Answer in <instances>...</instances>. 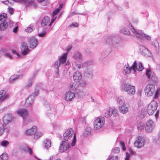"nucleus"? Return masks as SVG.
Instances as JSON below:
<instances>
[{
    "mask_svg": "<svg viewBox=\"0 0 160 160\" xmlns=\"http://www.w3.org/2000/svg\"><path fill=\"white\" fill-rule=\"evenodd\" d=\"M20 46L22 53L23 55H26L29 52L30 50L26 43L23 42L21 43Z\"/></svg>",
    "mask_w": 160,
    "mask_h": 160,
    "instance_id": "nucleus-13",
    "label": "nucleus"
},
{
    "mask_svg": "<svg viewBox=\"0 0 160 160\" xmlns=\"http://www.w3.org/2000/svg\"><path fill=\"white\" fill-rule=\"evenodd\" d=\"M144 110L142 109L139 111V113L141 114V116H142L143 117H144L145 113L144 112Z\"/></svg>",
    "mask_w": 160,
    "mask_h": 160,
    "instance_id": "nucleus-58",
    "label": "nucleus"
},
{
    "mask_svg": "<svg viewBox=\"0 0 160 160\" xmlns=\"http://www.w3.org/2000/svg\"><path fill=\"white\" fill-rule=\"evenodd\" d=\"M155 142L158 147H160V131L159 132L157 138L154 140Z\"/></svg>",
    "mask_w": 160,
    "mask_h": 160,
    "instance_id": "nucleus-40",
    "label": "nucleus"
},
{
    "mask_svg": "<svg viewBox=\"0 0 160 160\" xmlns=\"http://www.w3.org/2000/svg\"><path fill=\"white\" fill-rule=\"evenodd\" d=\"M120 112L122 113L125 114L126 113L128 110V108L124 104L122 105L119 107Z\"/></svg>",
    "mask_w": 160,
    "mask_h": 160,
    "instance_id": "nucleus-27",
    "label": "nucleus"
},
{
    "mask_svg": "<svg viewBox=\"0 0 160 160\" xmlns=\"http://www.w3.org/2000/svg\"><path fill=\"white\" fill-rule=\"evenodd\" d=\"M118 158L117 156H112L111 157V160H118Z\"/></svg>",
    "mask_w": 160,
    "mask_h": 160,
    "instance_id": "nucleus-64",
    "label": "nucleus"
},
{
    "mask_svg": "<svg viewBox=\"0 0 160 160\" xmlns=\"http://www.w3.org/2000/svg\"><path fill=\"white\" fill-rule=\"evenodd\" d=\"M132 70L134 72L136 71V69L139 71H141L144 69L143 67L141 62H139L138 66V67L136 61L134 62L132 65Z\"/></svg>",
    "mask_w": 160,
    "mask_h": 160,
    "instance_id": "nucleus-18",
    "label": "nucleus"
},
{
    "mask_svg": "<svg viewBox=\"0 0 160 160\" xmlns=\"http://www.w3.org/2000/svg\"><path fill=\"white\" fill-rule=\"evenodd\" d=\"M92 131V128L89 127L86 128L84 130L83 135L85 136H87L90 135Z\"/></svg>",
    "mask_w": 160,
    "mask_h": 160,
    "instance_id": "nucleus-32",
    "label": "nucleus"
},
{
    "mask_svg": "<svg viewBox=\"0 0 160 160\" xmlns=\"http://www.w3.org/2000/svg\"><path fill=\"white\" fill-rule=\"evenodd\" d=\"M104 123V119L103 117L98 118L94 122V129L99 130L103 126Z\"/></svg>",
    "mask_w": 160,
    "mask_h": 160,
    "instance_id": "nucleus-7",
    "label": "nucleus"
},
{
    "mask_svg": "<svg viewBox=\"0 0 160 160\" xmlns=\"http://www.w3.org/2000/svg\"><path fill=\"white\" fill-rule=\"evenodd\" d=\"M23 74L21 75H14L12 76L9 79L10 82H14L18 80L19 78H22L23 76Z\"/></svg>",
    "mask_w": 160,
    "mask_h": 160,
    "instance_id": "nucleus-21",
    "label": "nucleus"
},
{
    "mask_svg": "<svg viewBox=\"0 0 160 160\" xmlns=\"http://www.w3.org/2000/svg\"><path fill=\"white\" fill-rule=\"evenodd\" d=\"M8 97V96L5 91L2 90L0 91V100L1 101L7 99Z\"/></svg>",
    "mask_w": 160,
    "mask_h": 160,
    "instance_id": "nucleus-26",
    "label": "nucleus"
},
{
    "mask_svg": "<svg viewBox=\"0 0 160 160\" xmlns=\"http://www.w3.org/2000/svg\"><path fill=\"white\" fill-rule=\"evenodd\" d=\"M155 127L154 122L151 120H149L146 123L145 129L148 132H151L154 129Z\"/></svg>",
    "mask_w": 160,
    "mask_h": 160,
    "instance_id": "nucleus-12",
    "label": "nucleus"
},
{
    "mask_svg": "<svg viewBox=\"0 0 160 160\" xmlns=\"http://www.w3.org/2000/svg\"><path fill=\"white\" fill-rule=\"evenodd\" d=\"M73 57L76 59L80 60L82 58V56L80 52H76L74 53Z\"/></svg>",
    "mask_w": 160,
    "mask_h": 160,
    "instance_id": "nucleus-34",
    "label": "nucleus"
},
{
    "mask_svg": "<svg viewBox=\"0 0 160 160\" xmlns=\"http://www.w3.org/2000/svg\"><path fill=\"white\" fill-rule=\"evenodd\" d=\"M144 128V124L143 122H141L138 123L137 128L138 130H141Z\"/></svg>",
    "mask_w": 160,
    "mask_h": 160,
    "instance_id": "nucleus-45",
    "label": "nucleus"
},
{
    "mask_svg": "<svg viewBox=\"0 0 160 160\" xmlns=\"http://www.w3.org/2000/svg\"><path fill=\"white\" fill-rule=\"evenodd\" d=\"M34 0H8L9 3L13 4L14 2H19L26 4L27 5L32 6L35 7L36 4L34 2Z\"/></svg>",
    "mask_w": 160,
    "mask_h": 160,
    "instance_id": "nucleus-5",
    "label": "nucleus"
},
{
    "mask_svg": "<svg viewBox=\"0 0 160 160\" xmlns=\"http://www.w3.org/2000/svg\"><path fill=\"white\" fill-rule=\"evenodd\" d=\"M17 113L24 119L28 115V111L25 109H18L17 111Z\"/></svg>",
    "mask_w": 160,
    "mask_h": 160,
    "instance_id": "nucleus-17",
    "label": "nucleus"
},
{
    "mask_svg": "<svg viewBox=\"0 0 160 160\" xmlns=\"http://www.w3.org/2000/svg\"><path fill=\"white\" fill-rule=\"evenodd\" d=\"M7 19V15L6 14L3 13L0 16V21L2 22L5 21Z\"/></svg>",
    "mask_w": 160,
    "mask_h": 160,
    "instance_id": "nucleus-43",
    "label": "nucleus"
},
{
    "mask_svg": "<svg viewBox=\"0 0 160 160\" xmlns=\"http://www.w3.org/2000/svg\"><path fill=\"white\" fill-rule=\"evenodd\" d=\"M117 102L121 105L124 104L125 102L123 97L122 96L119 97L117 99Z\"/></svg>",
    "mask_w": 160,
    "mask_h": 160,
    "instance_id": "nucleus-37",
    "label": "nucleus"
},
{
    "mask_svg": "<svg viewBox=\"0 0 160 160\" xmlns=\"http://www.w3.org/2000/svg\"><path fill=\"white\" fill-rule=\"evenodd\" d=\"M111 111L112 112V114L111 116H112L114 117H117L118 116V110L114 107H112L111 109Z\"/></svg>",
    "mask_w": 160,
    "mask_h": 160,
    "instance_id": "nucleus-30",
    "label": "nucleus"
},
{
    "mask_svg": "<svg viewBox=\"0 0 160 160\" xmlns=\"http://www.w3.org/2000/svg\"><path fill=\"white\" fill-rule=\"evenodd\" d=\"M86 72L88 75H92V71L91 69H88L87 70Z\"/></svg>",
    "mask_w": 160,
    "mask_h": 160,
    "instance_id": "nucleus-61",
    "label": "nucleus"
},
{
    "mask_svg": "<svg viewBox=\"0 0 160 160\" xmlns=\"http://www.w3.org/2000/svg\"><path fill=\"white\" fill-rule=\"evenodd\" d=\"M34 28L32 24L29 25L25 29V31L27 33H31L34 30Z\"/></svg>",
    "mask_w": 160,
    "mask_h": 160,
    "instance_id": "nucleus-39",
    "label": "nucleus"
},
{
    "mask_svg": "<svg viewBox=\"0 0 160 160\" xmlns=\"http://www.w3.org/2000/svg\"><path fill=\"white\" fill-rule=\"evenodd\" d=\"M121 32L124 33V34L129 35L130 32L128 29L125 27H122L120 29Z\"/></svg>",
    "mask_w": 160,
    "mask_h": 160,
    "instance_id": "nucleus-35",
    "label": "nucleus"
},
{
    "mask_svg": "<svg viewBox=\"0 0 160 160\" xmlns=\"http://www.w3.org/2000/svg\"><path fill=\"white\" fill-rule=\"evenodd\" d=\"M120 145L121 147L122 148L123 150L124 151H125L126 149L125 146V144L124 142H120Z\"/></svg>",
    "mask_w": 160,
    "mask_h": 160,
    "instance_id": "nucleus-54",
    "label": "nucleus"
},
{
    "mask_svg": "<svg viewBox=\"0 0 160 160\" xmlns=\"http://www.w3.org/2000/svg\"><path fill=\"white\" fill-rule=\"evenodd\" d=\"M70 147L69 144H68L66 142L62 141L60 143L59 150L61 153H63L68 150Z\"/></svg>",
    "mask_w": 160,
    "mask_h": 160,
    "instance_id": "nucleus-9",
    "label": "nucleus"
},
{
    "mask_svg": "<svg viewBox=\"0 0 160 160\" xmlns=\"http://www.w3.org/2000/svg\"><path fill=\"white\" fill-rule=\"evenodd\" d=\"M110 42V39L109 37H107L105 38L104 41V43L106 44H109Z\"/></svg>",
    "mask_w": 160,
    "mask_h": 160,
    "instance_id": "nucleus-53",
    "label": "nucleus"
},
{
    "mask_svg": "<svg viewBox=\"0 0 160 160\" xmlns=\"http://www.w3.org/2000/svg\"><path fill=\"white\" fill-rule=\"evenodd\" d=\"M75 97L74 93L71 91H69L67 92L64 96V99L68 102L72 101Z\"/></svg>",
    "mask_w": 160,
    "mask_h": 160,
    "instance_id": "nucleus-10",
    "label": "nucleus"
},
{
    "mask_svg": "<svg viewBox=\"0 0 160 160\" xmlns=\"http://www.w3.org/2000/svg\"><path fill=\"white\" fill-rule=\"evenodd\" d=\"M153 52L155 54H158L159 52V45L158 42L156 40H153L151 42Z\"/></svg>",
    "mask_w": 160,
    "mask_h": 160,
    "instance_id": "nucleus-15",
    "label": "nucleus"
},
{
    "mask_svg": "<svg viewBox=\"0 0 160 160\" xmlns=\"http://www.w3.org/2000/svg\"><path fill=\"white\" fill-rule=\"evenodd\" d=\"M44 147L45 148L48 149V148L51 146V142L50 140L48 139H46L44 142Z\"/></svg>",
    "mask_w": 160,
    "mask_h": 160,
    "instance_id": "nucleus-28",
    "label": "nucleus"
},
{
    "mask_svg": "<svg viewBox=\"0 0 160 160\" xmlns=\"http://www.w3.org/2000/svg\"><path fill=\"white\" fill-rule=\"evenodd\" d=\"M30 48H35L38 44V41L37 39L34 37L30 38L29 40Z\"/></svg>",
    "mask_w": 160,
    "mask_h": 160,
    "instance_id": "nucleus-20",
    "label": "nucleus"
},
{
    "mask_svg": "<svg viewBox=\"0 0 160 160\" xmlns=\"http://www.w3.org/2000/svg\"><path fill=\"white\" fill-rule=\"evenodd\" d=\"M122 89L125 90L128 94L133 95L135 92V88L134 86L130 84L124 83L122 85Z\"/></svg>",
    "mask_w": 160,
    "mask_h": 160,
    "instance_id": "nucleus-3",
    "label": "nucleus"
},
{
    "mask_svg": "<svg viewBox=\"0 0 160 160\" xmlns=\"http://www.w3.org/2000/svg\"><path fill=\"white\" fill-rule=\"evenodd\" d=\"M50 18L48 16H45L42 19L41 22V25L44 27L47 26L50 22Z\"/></svg>",
    "mask_w": 160,
    "mask_h": 160,
    "instance_id": "nucleus-23",
    "label": "nucleus"
},
{
    "mask_svg": "<svg viewBox=\"0 0 160 160\" xmlns=\"http://www.w3.org/2000/svg\"><path fill=\"white\" fill-rule=\"evenodd\" d=\"M145 140L143 138L139 137L134 142L135 146L138 148L142 147L145 143Z\"/></svg>",
    "mask_w": 160,
    "mask_h": 160,
    "instance_id": "nucleus-14",
    "label": "nucleus"
},
{
    "mask_svg": "<svg viewBox=\"0 0 160 160\" xmlns=\"http://www.w3.org/2000/svg\"><path fill=\"white\" fill-rule=\"evenodd\" d=\"M3 55L5 56L6 57L9 58H12V55L10 54L6 50H4L3 51Z\"/></svg>",
    "mask_w": 160,
    "mask_h": 160,
    "instance_id": "nucleus-48",
    "label": "nucleus"
},
{
    "mask_svg": "<svg viewBox=\"0 0 160 160\" xmlns=\"http://www.w3.org/2000/svg\"><path fill=\"white\" fill-rule=\"evenodd\" d=\"M8 123H4L1 126L3 131L6 132H8L10 130V128L9 125L8 124Z\"/></svg>",
    "mask_w": 160,
    "mask_h": 160,
    "instance_id": "nucleus-31",
    "label": "nucleus"
},
{
    "mask_svg": "<svg viewBox=\"0 0 160 160\" xmlns=\"http://www.w3.org/2000/svg\"><path fill=\"white\" fill-rule=\"evenodd\" d=\"M8 12L11 15H12L13 14V12H14V10L13 8H8Z\"/></svg>",
    "mask_w": 160,
    "mask_h": 160,
    "instance_id": "nucleus-59",
    "label": "nucleus"
},
{
    "mask_svg": "<svg viewBox=\"0 0 160 160\" xmlns=\"http://www.w3.org/2000/svg\"><path fill=\"white\" fill-rule=\"evenodd\" d=\"M9 142L7 140H3L0 143L1 146L2 147H6L9 144Z\"/></svg>",
    "mask_w": 160,
    "mask_h": 160,
    "instance_id": "nucleus-44",
    "label": "nucleus"
},
{
    "mask_svg": "<svg viewBox=\"0 0 160 160\" xmlns=\"http://www.w3.org/2000/svg\"><path fill=\"white\" fill-rule=\"evenodd\" d=\"M160 91L159 89H157L155 93L154 98H157L159 93Z\"/></svg>",
    "mask_w": 160,
    "mask_h": 160,
    "instance_id": "nucleus-60",
    "label": "nucleus"
},
{
    "mask_svg": "<svg viewBox=\"0 0 160 160\" xmlns=\"http://www.w3.org/2000/svg\"><path fill=\"white\" fill-rule=\"evenodd\" d=\"M132 69V67H129L128 64L127 66H126V67H124L123 71V73L124 74H128L130 73Z\"/></svg>",
    "mask_w": 160,
    "mask_h": 160,
    "instance_id": "nucleus-33",
    "label": "nucleus"
},
{
    "mask_svg": "<svg viewBox=\"0 0 160 160\" xmlns=\"http://www.w3.org/2000/svg\"><path fill=\"white\" fill-rule=\"evenodd\" d=\"M37 128L35 126H33L31 128L27 130L26 134L28 135H31L34 134L36 131Z\"/></svg>",
    "mask_w": 160,
    "mask_h": 160,
    "instance_id": "nucleus-24",
    "label": "nucleus"
},
{
    "mask_svg": "<svg viewBox=\"0 0 160 160\" xmlns=\"http://www.w3.org/2000/svg\"><path fill=\"white\" fill-rule=\"evenodd\" d=\"M8 159V154L6 153H3L0 156V160H7Z\"/></svg>",
    "mask_w": 160,
    "mask_h": 160,
    "instance_id": "nucleus-46",
    "label": "nucleus"
},
{
    "mask_svg": "<svg viewBox=\"0 0 160 160\" xmlns=\"http://www.w3.org/2000/svg\"><path fill=\"white\" fill-rule=\"evenodd\" d=\"M33 82V81L32 79H29L28 80V83L25 86V88H28L31 87L32 85Z\"/></svg>",
    "mask_w": 160,
    "mask_h": 160,
    "instance_id": "nucleus-47",
    "label": "nucleus"
},
{
    "mask_svg": "<svg viewBox=\"0 0 160 160\" xmlns=\"http://www.w3.org/2000/svg\"><path fill=\"white\" fill-rule=\"evenodd\" d=\"M63 139L66 141L72 140L71 145L73 147L76 143V137L73 129L69 128L63 134Z\"/></svg>",
    "mask_w": 160,
    "mask_h": 160,
    "instance_id": "nucleus-1",
    "label": "nucleus"
},
{
    "mask_svg": "<svg viewBox=\"0 0 160 160\" xmlns=\"http://www.w3.org/2000/svg\"><path fill=\"white\" fill-rule=\"evenodd\" d=\"M62 7V5L60 4L59 7H58V8L56 9L53 11L52 14V19L50 23L49 24V26H51L52 23L54 22L55 20L56 19V15L59 12V11H60Z\"/></svg>",
    "mask_w": 160,
    "mask_h": 160,
    "instance_id": "nucleus-16",
    "label": "nucleus"
},
{
    "mask_svg": "<svg viewBox=\"0 0 160 160\" xmlns=\"http://www.w3.org/2000/svg\"><path fill=\"white\" fill-rule=\"evenodd\" d=\"M139 49L140 52L145 56L150 57L151 56V53L150 51L144 46L139 44Z\"/></svg>",
    "mask_w": 160,
    "mask_h": 160,
    "instance_id": "nucleus-11",
    "label": "nucleus"
},
{
    "mask_svg": "<svg viewBox=\"0 0 160 160\" xmlns=\"http://www.w3.org/2000/svg\"><path fill=\"white\" fill-rule=\"evenodd\" d=\"M57 70L55 71V73L54 74V76L57 78H59L60 77L59 73V68H56Z\"/></svg>",
    "mask_w": 160,
    "mask_h": 160,
    "instance_id": "nucleus-55",
    "label": "nucleus"
},
{
    "mask_svg": "<svg viewBox=\"0 0 160 160\" xmlns=\"http://www.w3.org/2000/svg\"><path fill=\"white\" fill-rule=\"evenodd\" d=\"M8 27V23L6 22L1 23L0 24V30H4L5 29Z\"/></svg>",
    "mask_w": 160,
    "mask_h": 160,
    "instance_id": "nucleus-38",
    "label": "nucleus"
},
{
    "mask_svg": "<svg viewBox=\"0 0 160 160\" xmlns=\"http://www.w3.org/2000/svg\"><path fill=\"white\" fill-rule=\"evenodd\" d=\"M43 135V133L41 132H37L34 135V138L38 139Z\"/></svg>",
    "mask_w": 160,
    "mask_h": 160,
    "instance_id": "nucleus-49",
    "label": "nucleus"
},
{
    "mask_svg": "<svg viewBox=\"0 0 160 160\" xmlns=\"http://www.w3.org/2000/svg\"><path fill=\"white\" fill-rule=\"evenodd\" d=\"M129 27L131 30L133 34L138 38H139L141 39H142L145 38L148 41L150 40L151 37L150 36L145 34L141 30L137 31L133 27L132 24L129 23Z\"/></svg>",
    "mask_w": 160,
    "mask_h": 160,
    "instance_id": "nucleus-2",
    "label": "nucleus"
},
{
    "mask_svg": "<svg viewBox=\"0 0 160 160\" xmlns=\"http://www.w3.org/2000/svg\"><path fill=\"white\" fill-rule=\"evenodd\" d=\"M74 80L75 82H78L82 78L81 73L79 72H76L74 74L73 76Z\"/></svg>",
    "mask_w": 160,
    "mask_h": 160,
    "instance_id": "nucleus-22",
    "label": "nucleus"
},
{
    "mask_svg": "<svg viewBox=\"0 0 160 160\" xmlns=\"http://www.w3.org/2000/svg\"><path fill=\"white\" fill-rule=\"evenodd\" d=\"M158 107V104L155 101H152L148 104L147 108V112L149 115H152L156 111Z\"/></svg>",
    "mask_w": 160,
    "mask_h": 160,
    "instance_id": "nucleus-4",
    "label": "nucleus"
},
{
    "mask_svg": "<svg viewBox=\"0 0 160 160\" xmlns=\"http://www.w3.org/2000/svg\"><path fill=\"white\" fill-rule=\"evenodd\" d=\"M34 97V96L33 95H32L30 96L26 99V103L29 106L31 105L33 102Z\"/></svg>",
    "mask_w": 160,
    "mask_h": 160,
    "instance_id": "nucleus-29",
    "label": "nucleus"
},
{
    "mask_svg": "<svg viewBox=\"0 0 160 160\" xmlns=\"http://www.w3.org/2000/svg\"><path fill=\"white\" fill-rule=\"evenodd\" d=\"M130 158L129 154L128 153H126V156L125 160H129Z\"/></svg>",
    "mask_w": 160,
    "mask_h": 160,
    "instance_id": "nucleus-63",
    "label": "nucleus"
},
{
    "mask_svg": "<svg viewBox=\"0 0 160 160\" xmlns=\"http://www.w3.org/2000/svg\"><path fill=\"white\" fill-rule=\"evenodd\" d=\"M78 26V24L77 23H72V24L70 25V27H77Z\"/></svg>",
    "mask_w": 160,
    "mask_h": 160,
    "instance_id": "nucleus-62",
    "label": "nucleus"
},
{
    "mask_svg": "<svg viewBox=\"0 0 160 160\" xmlns=\"http://www.w3.org/2000/svg\"><path fill=\"white\" fill-rule=\"evenodd\" d=\"M87 85V83L86 81H82L80 83V86L82 87H85Z\"/></svg>",
    "mask_w": 160,
    "mask_h": 160,
    "instance_id": "nucleus-51",
    "label": "nucleus"
},
{
    "mask_svg": "<svg viewBox=\"0 0 160 160\" xmlns=\"http://www.w3.org/2000/svg\"><path fill=\"white\" fill-rule=\"evenodd\" d=\"M120 151V148L118 147H116L113 150L114 153H118Z\"/></svg>",
    "mask_w": 160,
    "mask_h": 160,
    "instance_id": "nucleus-56",
    "label": "nucleus"
},
{
    "mask_svg": "<svg viewBox=\"0 0 160 160\" xmlns=\"http://www.w3.org/2000/svg\"><path fill=\"white\" fill-rule=\"evenodd\" d=\"M110 116L109 109L108 111H107L104 113V116L106 118H109Z\"/></svg>",
    "mask_w": 160,
    "mask_h": 160,
    "instance_id": "nucleus-57",
    "label": "nucleus"
},
{
    "mask_svg": "<svg viewBox=\"0 0 160 160\" xmlns=\"http://www.w3.org/2000/svg\"><path fill=\"white\" fill-rule=\"evenodd\" d=\"M76 93L79 98L82 97L85 95V93L82 90H78L77 92Z\"/></svg>",
    "mask_w": 160,
    "mask_h": 160,
    "instance_id": "nucleus-42",
    "label": "nucleus"
},
{
    "mask_svg": "<svg viewBox=\"0 0 160 160\" xmlns=\"http://www.w3.org/2000/svg\"><path fill=\"white\" fill-rule=\"evenodd\" d=\"M155 85L153 84H148L145 89V94L148 97L152 96L155 92Z\"/></svg>",
    "mask_w": 160,
    "mask_h": 160,
    "instance_id": "nucleus-6",
    "label": "nucleus"
},
{
    "mask_svg": "<svg viewBox=\"0 0 160 160\" xmlns=\"http://www.w3.org/2000/svg\"><path fill=\"white\" fill-rule=\"evenodd\" d=\"M25 150L26 151L28 152L30 154H32V151L31 148L28 147H27L26 148Z\"/></svg>",
    "mask_w": 160,
    "mask_h": 160,
    "instance_id": "nucleus-52",
    "label": "nucleus"
},
{
    "mask_svg": "<svg viewBox=\"0 0 160 160\" xmlns=\"http://www.w3.org/2000/svg\"><path fill=\"white\" fill-rule=\"evenodd\" d=\"M77 82H72L70 83L69 87L71 90L74 91L78 88V85Z\"/></svg>",
    "mask_w": 160,
    "mask_h": 160,
    "instance_id": "nucleus-25",
    "label": "nucleus"
},
{
    "mask_svg": "<svg viewBox=\"0 0 160 160\" xmlns=\"http://www.w3.org/2000/svg\"><path fill=\"white\" fill-rule=\"evenodd\" d=\"M52 125L53 128L56 129L60 128L61 126L60 123L58 121L54 122L52 123Z\"/></svg>",
    "mask_w": 160,
    "mask_h": 160,
    "instance_id": "nucleus-41",
    "label": "nucleus"
},
{
    "mask_svg": "<svg viewBox=\"0 0 160 160\" xmlns=\"http://www.w3.org/2000/svg\"><path fill=\"white\" fill-rule=\"evenodd\" d=\"M151 74V70L150 69H147L146 73V75L148 78L149 79L150 78Z\"/></svg>",
    "mask_w": 160,
    "mask_h": 160,
    "instance_id": "nucleus-50",
    "label": "nucleus"
},
{
    "mask_svg": "<svg viewBox=\"0 0 160 160\" xmlns=\"http://www.w3.org/2000/svg\"><path fill=\"white\" fill-rule=\"evenodd\" d=\"M67 58V54H64L59 58L58 60L56 61L54 63V67L58 68V67L62 66L65 63Z\"/></svg>",
    "mask_w": 160,
    "mask_h": 160,
    "instance_id": "nucleus-8",
    "label": "nucleus"
},
{
    "mask_svg": "<svg viewBox=\"0 0 160 160\" xmlns=\"http://www.w3.org/2000/svg\"><path fill=\"white\" fill-rule=\"evenodd\" d=\"M13 119V117L11 114L8 113L5 114L3 118L4 123H9L11 122Z\"/></svg>",
    "mask_w": 160,
    "mask_h": 160,
    "instance_id": "nucleus-19",
    "label": "nucleus"
},
{
    "mask_svg": "<svg viewBox=\"0 0 160 160\" xmlns=\"http://www.w3.org/2000/svg\"><path fill=\"white\" fill-rule=\"evenodd\" d=\"M82 63L80 62H78L75 63V66L74 67V68L75 70H78L80 69L82 67Z\"/></svg>",
    "mask_w": 160,
    "mask_h": 160,
    "instance_id": "nucleus-36",
    "label": "nucleus"
}]
</instances>
